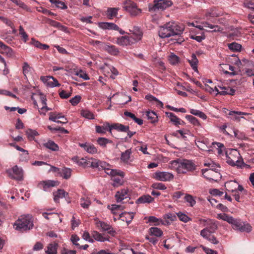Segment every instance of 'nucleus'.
<instances>
[{
  "label": "nucleus",
  "instance_id": "64",
  "mask_svg": "<svg viewBox=\"0 0 254 254\" xmlns=\"http://www.w3.org/2000/svg\"><path fill=\"white\" fill-rule=\"evenodd\" d=\"M202 248L206 254H217V253L215 251L212 250L204 246H202Z\"/></svg>",
  "mask_w": 254,
  "mask_h": 254
},
{
  "label": "nucleus",
  "instance_id": "60",
  "mask_svg": "<svg viewBox=\"0 0 254 254\" xmlns=\"http://www.w3.org/2000/svg\"><path fill=\"white\" fill-rule=\"evenodd\" d=\"M80 240L79 237L76 235H72L71 236L70 240L72 242L73 244L78 247L79 246V244L77 243V242Z\"/></svg>",
  "mask_w": 254,
  "mask_h": 254
},
{
  "label": "nucleus",
  "instance_id": "21",
  "mask_svg": "<svg viewBox=\"0 0 254 254\" xmlns=\"http://www.w3.org/2000/svg\"><path fill=\"white\" fill-rule=\"evenodd\" d=\"M57 185V182L54 181L48 180L41 182L38 184V187L46 190L48 188L51 187H55Z\"/></svg>",
  "mask_w": 254,
  "mask_h": 254
},
{
  "label": "nucleus",
  "instance_id": "38",
  "mask_svg": "<svg viewBox=\"0 0 254 254\" xmlns=\"http://www.w3.org/2000/svg\"><path fill=\"white\" fill-rule=\"evenodd\" d=\"M131 151L130 149H127L125 152H122L121 157V160L124 163H127L130 159Z\"/></svg>",
  "mask_w": 254,
  "mask_h": 254
},
{
  "label": "nucleus",
  "instance_id": "42",
  "mask_svg": "<svg viewBox=\"0 0 254 254\" xmlns=\"http://www.w3.org/2000/svg\"><path fill=\"white\" fill-rule=\"evenodd\" d=\"M177 215L178 217L179 220L182 222L185 223H187L189 221L191 220V218H190L189 216H188L186 214L182 212H179L177 213Z\"/></svg>",
  "mask_w": 254,
  "mask_h": 254
},
{
  "label": "nucleus",
  "instance_id": "50",
  "mask_svg": "<svg viewBox=\"0 0 254 254\" xmlns=\"http://www.w3.org/2000/svg\"><path fill=\"white\" fill-rule=\"evenodd\" d=\"M81 115L82 117L88 119H94V116L93 114L89 110H82Z\"/></svg>",
  "mask_w": 254,
  "mask_h": 254
},
{
  "label": "nucleus",
  "instance_id": "5",
  "mask_svg": "<svg viewBox=\"0 0 254 254\" xmlns=\"http://www.w3.org/2000/svg\"><path fill=\"white\" fill-rule=\"evenodd\" d=\"M226 162L232 166L241 167L244 162L240 160L241 155L237 149H228L226 151Z\"/></svg>",
  "mask_w": 254,
  "mask_h": 254
},
{
  "label": "nucleus",
  "instance_id": "56",
  "mask_svg": "<svg viewBox=\"0 0 254 254\" xmlns=\"http://www.w3.org/2000/svg\"><path fill=\"white\" fill-rule=\"evenodd\" d=\"M50 79H52L53 81H49L48 84L52 87H59L61 84L59 83L57 79L55 78L53 76H50Z\"/></svg>",
  "mask_w": 254,
  "mask_h": 254
},
{
  "label": "nucleus",
  "instance_id": "27",
  "mask_svg": "<svg viewBox=\"0 0 254 254\" xmlns=\"http://www.w3.org/2000/svg\"><path fill=\"white\" fill-rule=\"evenodd\" d=\"M58 245L57 243H51L47 246V249L45 250L46 254H57V249Z\"/></svg>",
  "mask_w": 254,
  "mask_h": 254
},
{
  "label": "nucleus",
  "instance_id": "40",
  "mask_svg": "<svg viewBox=\"0 0 254 254\" xmlns=\"http://www.w3.org/2000/svg\"><path fill=\"white\" fill-rule=\"evenodd\" d=\"M23 73L24 76L27 78V76L30 74L32 71V68L29 66L28 64L24 62L23 64Z\"/></svg>",
  "mask_w": 254,
  "mask_h": 254
},
{
  "label": "nucleus",
  "instance_id": "51",
  "mask_svg": "<svg viewBox=\"0 0 254 254\" xmlns=\"http://www.w3.org/2000/svg\"><path fill=\"white\" fill-rule=\"evenodd\" d=\"M81 206L85 208H88L90 205L91 202L88 197H82L80 199V201Z\"/></svg>",
  "mask_w": 254,
  "mask_h": 254
},
{
  "label": "nucleus",
  "instance_id": "8",
  "mask_svg": "<svg viewBox=\"0 0 254 254\" xmlns=\"http://www.w3.org/2000/svg\"><path fill=\"white\" fill-rule=\"evenodd\" d=\"M204 166L208 167L209 168L203 169L201 170V172L203 176L207 180H214V179L211 177L208 174H213L218 176H220V173H219V168H220L219 165H217L213 162H211L208 163H204Z\"/></svg>",
  "mask_w": 254,
  "mask_h": 254
},
{
  "label": "nucleus",
  "instance_id": "22",
  "mask_svg": "<svg viewBox=\"0 0 254 254\" xmlns=\"http://www.w3.org/2000/svg\"><path fill=\"white\" fill-rule=\"evenodd\" d=\"M99 27L103 29L119 30V26L114 23L101 22L99 23Z\"/></svg>",
  "mask_w": 254,
  "mask_h": 254
},
{
  "label": "nucleus",
  "instance_id": "1",
  "mask_svg": "<svg viewBox=\"0 0 254 254\" xmlns=\"http://www.w3.org/2000/svg\"><path fill=\"white\" fill-rule=\"evenodd\" d=\"M90 166L92 168H97L99 170H104L107 175L111 176L114 182V187H117L123 184L125 173L120 170L112 169L109 164L99 160L92 159Z\"/></svg>",
  "mask_w": 254,
  "mask_h": 254
},
{
  "label": "nucleus",
  "instance_id": "43",
  "mask_svg": "<svg viewBox=\"0 0 254 254\" xmlns=\"http://www.w3.org/2000/svg\"><path fill=\"white\" fill-rule=\"evenodd\" d=\"M184 199L188 203H189L190 206L191 207H193L196 203V201L194 198L190 194H186Z\"/></svg>",
  "mask_w": 254,
  "mask_h": 254
},
{
  "label": "nucleus",
  "instance_id": "23",
  "mask_svg": "<svg viewBox=\"0 0 254 254\" xmlns=\"http://www.w3.org/2000/svg\"><path fill=\"white\" fill-rule=\"evenodd\" d=\"M92 236L96 241L100 242H105L109 241V237H104L102 234L96 231H93L91 233Z\"/></svg>",
  "mask_w": 254,
  "mask_h": 254
},
{
  "label": "nucleus",
  "instance_id": "58",
  "mask_svg": "<svg viewBox=\"0 0 254 254\" xmlns=\"http://www.w3.org/2000/svg\"><path fill=\"white\" fill-rule=\"evenodd\" d=\"M77 76L80 77L84 79V80H89V77L88 75L86 73L83 71L82 70H80L78 72H77L76 74Z\"/></svg>",
  "mask_w": 254,
  "mask_h": 254
},
{
  "label": "nucleus",
  "instance_id": "35",
  "mask_svg": "<svg viewBox=\"0 0 254 254\" xmlns=\"http://www.w3.org/2000/svg\"><path fill=\"white\" fill-rule=\"evenodd\" d=\"M119 9V8H108L106 12L107 16L109 19H112L113 17L117 16Z\"/></svg>",
  "mask_w": 254,
  "mask_h": 254
},
{
  "label": "nucleus",
  "instance_id": "62",
  "mask_svg": "<svg viewBox=\"0 0 254 254\" xmlns=\"http://www.w3.org/2000/svg\"><path fill=\"white\" fill-rule=\"evenodd\" d=\"M210 193L213 195L221 196L224 194V192L218 189H213L210 191Z\"/></svg>",
  "mask_w": 254,
  "mask_h": 254
},
{
  "label": "nucleus",
  "instance_id": "24",
  "mask_svg": "<svg viewBox=\"0 0 254 254\" xmlns=\"http://www.w3.org/2000/svg\"><path fill=\"white\" fill-rule=\"evenodd\" d=\"M0 48L3 50V52L6 54L9 57H12L14 55V53L11 48L7 46L0 41Z\"/></svg>",
  "mask_w": 254,
  "mask_h": 254
},
{
  "label": "nucleus",
  "instance_id": "13",
  "mask_svg": "<svg viewBox=\"0 0 254 254\" xmlns=\"http://www.w3.org/2000/svg\"><path fill=\"white\" fill-rule=\"evenodd\" d=\"M154 178L160 181H170L174 178L173 175L167 172H156L154 175Z\"/></svg>",
  "mask_w": 254,
  "mask_h": 254
},
{
  "label": "nucleus",
  "instance_id": "32",
  "mask_svg": "<svg viewBox=\"0 0 254 254\" xmlns=\"http://www.w3.org/2000/svg\"><path fill=\"white\" fill-rule=\"evenodd\" d=\"M149 233L151 236L160 237L162 235L163 232L159 228L151 227L149 229Z\"/></svg>",
  "mask_w": 254,
  "mask_h": 254
},
{
  "label": "nucleus",
  "instance_id": "6",
  "mask_svg": "<svg viewBox=\"0 0 254 254\" xmlns=\"http://www.w3.org/2000/svg\"><path fill=\"white\" fill-rule=\"evenodd\" d=\"M16 229L26 231L31 229L33 226L31 216L30 215H21L15 222Z\"/></svg>",
  "mask_w": 254,
  "mask_h": 254
},
{
  "label": "nucleus",
  "instance_id": "36",
  "mask_svg": "<svg viewBox=\"0 0 254 254\" xmlns=\"http://www.w3.org/2000/svg\"><path fill=\"white\" fill-rule=\"evenodd\" d=\"M25 133L28 139L30 140H35V136L39 135V133L36 130L30 128L26 130Z\"/></svg>",
  "mask_w": 254,
  "mask_h": 254
},
{
  "label": "nucleus",
  "instance_id": "46",
  "mask_svg": "<svg viewBox=\"0 0 254 254\" xmlns=\"http://www.w3.org/2000/svg\"><path fill=\"white\" fill-rule=\"evenodd\" d=\"M64 118V116L62 113H57L56 112H51L50 113L49 120L53 122H56L57 119Z\"/></svg>",
  "mask_w": 254,
  "mask_h": 254
},
{
  "label": "nucleus",
  "instance_id": "45",
  "mask_svg": "<svg viewBox=\"0 0 254 254\" xmlns=\"http://www.w3.org/2000/svg\"><path fill=\"white\" fill-rule=\"evenodd\" d=\"M228 47L231 51L233 52H237L241 50L242 46L237 43L233 42L228 44Z\"/></svg>",
  "mask_w": 254,
  "mask_h": 254
},
{
  "label": "nucleus",
  "instance_id": "18",
  "mask_svg": "<svg viewBox=\"0 0 254 254\" xmlns=\"http://www.w3.org/2000/svg\"><path fill=\"white\" fill-rule=\"evenodd\" d=\"M134 216L133 212H124L119 216V219L123 221H126L127 225H128L132 220Z\"/></svg>",
  "mask_w": 254,
  "mask_h": 254
},
{
  "label": "nucleus",
  "instance_id": "2",
  "mask_svg": "<svg viewBox=\"0 0 254 254\" xmlns=\"http://www.w3.org/2000/svg\"><path fill=\"white\" fill-rule=\"evenodd\" d=\"M217 218L231 224L232 228L236 230L249 233L252 230V226L249 223H245L240 219H235L228 214L220 213L217 215Z\"/></svg>",
  "mask_w": 254,
  "mask_h": 254
},
{
  "label": "nucleus",
  "instance_id": "9",
  "mask_svg": "<svg viewBox=\"0 0 254 254\" xmlns=\"http://www.w3.org/2000/svg\"><path fill=\"white\" fill-rule=\"evenodd\" d=\"M172 4V2L171 0H154L153 3L149 4L148 9L150 12L163 10Z\"/></svg>",
  "mask_w": 254,
  "mask_h": 254
},
{
  "label": "nucleus",
  "instance_id": "14",
  "mask_svg": "<svg viewBox=\"0 0 254 254\" xmlns=\"http://www.w3.org/2000/svg\"><path fill=\"white\" fill-rule=\"evenodd\" d=\"M200 221L206 222V224L204 225L206 227L202 230H206L207 233H215L218 229V226L216 222L212 220H206L204 219H200Z\"/></svg>",
  "mask_w": 254,
  "mask_h": 254
},
{
  "label": "nucleus",
  "instance_id": "19",
  "mask_svg": "<svg viewBox=\"0 0 254 254\" xmlns=\"http://www.w3.org/2000/svg\"><path fill=\"white\" fill-rule=\"evenodd\" d=\"M132 32V36L133 40L134 42L139 41L141 39L142 36V32L138 27H134L132 30H130Z\"/></svg>",
  "mask_w": 254,
  "mask_h": 254
},
{
  "label": "nucleus",
  "instance_id": "15",
  "mask_svg": "<svg viewBox=\"0 0 254 254\" xmlns=\"http://www.w3.org/2000/svg\"><path fill=\"white\" fill-rule=\"evenodd\" d=\"M129 196L128 189L127 188H124L116 192L115 197L117 202H120L124 199L128 198Z\"/></svg>",
  "mask_w": 254,
  "mask_h": 254
},
{
  "label": "nucleus",
  "instance_id": "25",
  "mask_svg": "<svg viewBox=\"0 0 254 254\" xmlns=\"http://www.w3.org/2000/svg\"><path fill=\"white\" fill-rule=\"evenodd\" d=\"M43 146L54 151H58L59 146L54 141L49 140L48 141L43 143Z\"/></svg>",
  "mask_w": 254,
  "mask_h": 254
},
{
  "label": "nucleus",
  "instance_id": "49",
  "mask_svg": "<svg viewBox=\"0 0 254 254\" xmlns=\"http://www.w3.org/2000/svg\"><path fill=\"white\" fill-rule=\"evenodd\" d=\"M203 27L205 28H209L212 29L213 31H219L220 28L217 25L210 24L208 21H205L202 23Z\"/></svg>",
  "mask_w": 254,
  "mask_h": 254
},
{
  "label": "nucleus",
  "instance_id": "57",
  "mask_svg": "<svg viewBox=\"0 0 254 254\" xmlns=\"http://www.w3.org/2000/svg\"><path fill=\"white\" fill-rule=\"evenodd\" d=\"M149 222L153 223L155 225H159L162 222L161 220L158 219L154 216H149L148 218Z\"/></svg>",
  "mask_w": 254,
  "mask_h": 254
},
{
  "label": "nucleus",
  "instance_id": "11",
  "mask_svg": "<svg viewBox=\"0 0 254 254\" xmlns=\"http://www.w3.org/2000/svg\"><path fill=\"white\" fill-rule=\"evenodd\" d=\"M6 173L8 176L12 179L20 181L23 179L22 169L17 165L14 166L11 169L7 170Z\"/></svg>",
  "mask_w": 254,
  "mask_h": 254
},
{
  "label": "nucleus",
  "instance_id": "31",
  "mask_svg": "<svg viewBox=\"0 0 254 254\" xmlns=\"http://www.w3.org/2000/svg\"><path fill=\"white\" fill-rule=\"evenodd\" d=\"M67 194V193H66L64 190H59L58 191L53 192L54 201L56 202H59L60 198L65 197V195Z\"/></svg>",
  "mask_w": 254,
  "mask_h": 254
},
{
  "label": "nucleus",
  "instance_id": "63",
  "mask_svg": "<svg viewBox=\"0 0 254 254\" xmlns=\"http://www.w3.org/2000/svg\"><path fill=\"white\" fill-rule=\"evenodd\" d=\"M75 250H69L66 248H64L61 251V254H76Z\"/></svg>",
  "mask_w": 254,
  "mask_h": 254
},
{
  "label": "nucleus",
  "instance_id": "41",
  "mask_svg": "<svg viewBox=\"0 0 254 254\" xmlns=\"http://www.w3.org/2000/svg\"><path fill=\"white\" fill-rule=\"evenodd\" d=\"M49 1L51 3L55 4L57 7L62 9H65L67 8V5L63 1L59 0H50Z\"/></svg>",
  "mask_w": 254,
  "mask_h": 254
},
{
  "label": "nucleus",
  "instance_id": "53",
  "mask_svg": "<svg viewBox=\"0 0 254 254\" xmlns=\"http://www.w3.org/2000/svg\"><path fill=\"white\" fill-rule=\"evenodd\" d=\"M186 118L194 126H198L200 125L198 120L191 115H187Z\"/></svg>",
  "mask_w": 254,
  "mask_h": 254
},
{
  "label": "nucleus",
  "instance_id": "16",
  "mask_svg": "<svg viewBox=\"0 0 254 254\" xmlns=\"http://www.w3.org/2000/svg\"><path fill=\"white\" fill-rule=\"evenodd\" d=\"M206 230H201L200 231V235L206 240L209 241L213 244H218L219 241L217 239L216 237L214 236V233H207Z\"/></svg>",
  "mask_w": 254,
  "mask_h": 254
},
{
  "label": "nucleus",
  "instance_id": "3",
  "mask_svg": "<svg viewBox=\"0 0 254 254\" xmlns=\"http://www.w3.org/2000/svg\"><path fill=\"white\" fill-rule=\"evenodd\" d=\"M184 27L174 22H169L159 27V36L162 38L179 35L183 33Z\"/></svg>",
  "mask_w": 254,
  "mask_h": 254
},
{
  "label": "nucleus",
  "instance_id": "12",
  "mask_svg": "<svg viewBox=\"0 0 254 254\" xmlns=\"http://www.w3.org/2000/svg\"><path fill=\"white\" fill-rule=\"evenodd\" d=\"M95 225L98 228H100L103 231H107L108 233L112 236H114L116 234V231L114 228L109 224L99 220L98 219H95Z\"/></svg>",
  "mask_w": 254,
  "mask_h": 254
},
{
  "label": "nucleus",
  "instance_id": "29",
  "mask_svg": "<svg viewBox=\"0 0 254 254\" xmlns=\"http://www.w3.org/2000/svg\"><path fill=\"white\" fill-rule=\"evenodd\" d=\"M154 198L149 195H143L139 197L137 200L136 202L137 203H150L152 202Z\"/></svg>",
  "mask_w": 254,
  "mask_h": 254
},
{
  "label": "nucleus",
  "instance_id": "48",
  "mask_svg": "<svg viewBox=\"0 0 254 254\" xmlns=\"http://www.w3.org/2000/svg\"><path fill=\"white\" fill-rule=\"evenodd\" d=\"M97 143L102 147H106L108 143H111V140L104 137H99L97 140Z\"/></svg>",
  "mask_w": 254,
  "mask_h": 254
},
{
  "label": "nucleus",
  "instance_id": "55",
  "mask_svg": "<svg viewBox=\"0 0 254 254\" xmlns=\"http://www.w3.org/2000/svg\"><path fill=\"white\" fill-rule=\"evenodd\" d=\"M81 97L79 95H76L70 100V103L73 106H76L80 101Z\"/></svg>",
  "mask_w": 254,
  "mask_h": 254
},
{
  "label": "nucleus",
  "instance_id": "7",
  "mask_svg": "<svg viewBox=\"0 0 254 254\" xmlns=\"http://www.w3.org/2000/svg\"><path fill=\"white\" fill-rule=\"evenodd\" d=\"M225 187L227 191L233 193V195L235 197V200L238 202H240V193L244 190L242 186L239 185L236 181H230L226 183Z\"/></svg>",
  "mask_w": 254,
  "mask_h": 254
},
{
  "label": "nucleus",
  "instance_id": "39",
  "mask_svg": "<svg viewBox=\"0 0 254 254\" xmlns=\"http://www.w3.org/2000/svg\"><path fill=\"white\" fill-rule=\"evenodd\" d=\"M146 115L152 123H154L157 122L158 117L155 112L153 111H147L146 112Z\"/></svg>",
  "mask_w": 254,
  "mask_h": 254
},
{
  "label": "nucleus",
  "instance_id": "33",
  "mask_svg": "<svg viewBox=\"0 0 254 254\" xmlns=\"http://www.w3.org/2000/svg\"><path fill=\"white\" fill-rule=\"evenodd\" d=\"M124 115L126 117H129L133 120L136 124L139 125H142L143 124V120L141 119L137 118L135 117V115L131 113V112L126 111L124 113Z\"/></svg>",
  "mask_w": 254,
  "mask_h": 254
},
{
  "label": "nucleus",
  "instance_id": "59",
  "mask_svg": "<svg viewBox=\"0 0 254 254\" xmlns=\"http://www.w3.org/2000/svg\"><path fill=\"white\" fill-rule=\"evenodd\" d=\"M0 20H1L4 23H5L7 26L10 27L11 28H13V24L10 20L8 19L5 17L0 16Z\"/></svg>",
  "mask_w": 254,
  "mask_h": 254
},
{
  "label": "nucleus",
  "instance_id": "4",
  "mask_svg": "<svg viewBox=\"0 0 254 254\" xmlns=\"http://www.w3.org/2000/svg\"><path fill=\"white\" fill-rule=\"evenodd\" d=\"M171 165L178 173L185 174L187 171H192L196 169L195 165L191 161L188 160L183 161L174 160L171 162Z\"/></svg>",
  "mask_w": 254,
  "mask_h": 254
},
{
  "label": "nucleus",
  "instance_id": "47",
  "mask_svg": "<svg viewBox=\"0 0 254 254\" xmlns=\"http://www.w3.org/2000/svg\"><path fill=\"white\" fill-rule=\"evenodd\" d=\"M166 114L170 118V121L174 123L176 126L178 125L179 119L174 114L171 112H166Z\"/></svg>",
  "mask_w": 254,
  "mask_h": 254
},
{
  "label": "nucleus",
  "instance_id": "30",
  "mask_svg": "<svg viewBox=\"0 0 254 254\" xmlns=\"http://www.w3.org/2000/svg\"><path fill=\"white\" fill-rule=\"evenodd\" d=\"M112 127H113V129H115L121 132H127L128 131L129 128V126H125L121 124L116 123L112 125Z\"/></svg>",
  "mask_w": 254,
  "mask_h": 254
},
{
  "label": "nucleus",
  "instance_id": "20",
  "mask_svg": "<svg viewBox=\"0 0 254 254\" xmlns=\"http://www.w3.org/2000/svg\"><path fill=\"white\" fill-rule=\"evenodd\" d=\"M79 145L84 148L87 152L94 154L97 152V149L93 144L85 143H79Z\"/></svg>",
  "mask_w": 254,
  "mask_h": 254
},
{
  "label": "nucleus",
  "instance_id": "26",
  "mask_svg": "<svg viewBox=\"0 0 254 254\" xmlns=\"http://www.w3.org/2000/svg\"><path fill=\"white\" fill-rule=\"evenodd\" d=\"M104 50L109 54L113 56H117L119 53L118 49L113 45H106L104 48Z\"/></svg>",
  "mask_w": 254,
  "mask_h": 254
},
{
  "label": "nucleus",
  "instance_id": "61",
  "mask_svg": "<svg viewBox=\"0 0 254 254\" xmlns=\"http://www.w3.org/2000/svg\"><path fill=\"white\" fill-rule=\"evenodd\" d=\"M71 93H67L65 90H62L59 93L60 97L62 99H67L71 96Z\"/></svg>",
  "mask_w": 254,
  "mask_h": 254
},
{
  "label": "nucleus",
  "instance_id": "54",
  "mask_svg": "<svg viewBox=\"0 0 254 254\" xmlns=\"http://www.w3.org/2000/svg\"><path fill=\"white\" fill-rule=\"evenodd\" d=\"M151 187L154 189L159 190H164L166 189L165 185L161 183H153Z\"/></svg>",
  "mask_w": 254,
  "mask_h": 254
},
{
  "label": "nucleus",
  "instance_id": "37",
  "mask_svg": "<svg viewBox=\"0 0 254 254\" xmlns=\"http://www.w3.org/2000/svg\"><path fill=\"white\" fill-rule=\"evenodd\" d=\"M192 68L196 71L197 70V64H198V60L196 58V56L194 54H192L191 57V59L188 60Z\"/></svg>",
  "mask_w": 254,
  "mask_h": 254
},
{
  "label": "nucleus",
  "instance_id": "28",
  "mask_svg": "<svg viewBox=\"0 0 254 254\" xmlns=\"http://www.w3.org/2000/svg\"><path fill=\"white\" fill-rule=\"evenodd\" d=\"M220 88L222 89V91L218 92V93L221 95H234L236 92V90L234 89L229 87H220Z\"/></svg>",
  "mask_w": 254,
  "mask_h": 254
},
{
  "label": "nucleus",
  "instance_id": "52",
  "mask_svg": "<svg viewBox=\"0 0 254 254\" xmlns=\"http://www.w3.org/2000/svg\"><path fill=\"white\" fill-rule=\"evenodd\" d=\"M168 60L169 61L170 63L171 64H176L179 62V58L174 54L171 53V54L169 56Z\"/></svg>",
  "mask_w": 254,
  "mask_h": 254
},
{
  "label": "nucleus",
  "instance_id": "34",
  "mask_svg": "<svg viewBox=\"0 0 254 254\" xmlns=\"http://www.w3.org/2000/svg\"><path fill=\"white\" fill-rule=\"evenodd\" d=\"M71 170L67 168H64L61 170L60 176L65 179H68L71 176Z\"/></svg>",
  "mask_w": 254,
  "mask_h": 254
},
{
  "label": "nucleus",
  "instance_id": "44",
  "mask_svg": "<svg viewBox=\"0 0 254 254\" xmlns=\"http://www.w3.org/2000/svg\"><path fill=\"white\" fill-rule=\"evenodd\" d=\"M245 72L248 76H254V64H250L249 67L245 69Z\"/></svg>",
  "mask_w": 254,
  "mask_h": 254
},
{
  "label": "nucleus",
  "instance_id": "17",
  "mask_svg": "<svg viewBox=\"0 0 254 254\" xmlns=\"http://www.w3.org/2000/svg\"><path fill=\"white\" fill-rule=\"evenodd\" d=\"M134 43L132 36H121L118 38L117 43L120 46H127Z\"/></svg>",
  "mask_w": 254,
  "mask_h": 254
},
{
  "label": "nucleus",
  "instance_id": "10",
  "mask_svg": "<svg viewBox=\"0 0 254 254\" xmlns=\"http://www.w3.org/2000/svg\"><path fill=\"white\" fill-rule=\"evenodd\" d=\"M124 8L131 16H138L142 12V9L138 8L136 3L131 0H126L124 1Z\"/></svg>",
  "mask_w": 254,
  "mask_h": 254
}]
</instances>
